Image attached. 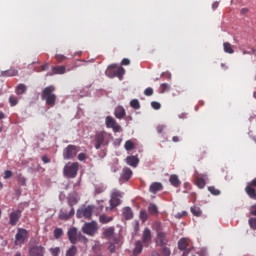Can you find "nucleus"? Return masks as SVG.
<instances>
[{
    "label": "nucleus",
    "instance_id": "obj_1",
    "mask_svg": "<svg viewBox=\"0 0 256 256\" xmlns=\"http://www.w3.org/2000/svg\"><path fill=\"white\" fill-rule=\"evenodd\" d=\"M111 141V134L106 131H98L94 135V147L99 150L106 145H109Z\"/></svg>",
    "mask_w": 256,
    "mask_h": 256
},
{
    "label": "nucleus",
    "instance_id": "obj_2",
    "mask_svg": "<svg viewBox=\"0 0 256 256\" xmlns=\"http://www.w3.org/2000/svg\"><path fill=\"white\" fill-rule=\"evenodd\" d=\"M55 91V86L50 85L48 87H45L42 91V101H46V105L48 107H55V103L57 101V95L53 93Z\"/></svg>",
    "mask_w": 256,
    "mask_h": 256
},
{
    "label": "nucleus",
    "instance_id": "obj_3",
    "mask_svg": "<svg viewBox=\"0 0 256 256\" xmlns=\"http://www.w3.org/2000/svg\"><path fill=\"white\" fill-rule=\"evenodd\" d=\"M156 238L155 243L157 247H165L169 243V238H167V233L163 231V225L160 222L155 224Z\"/></svg>",
    "mask_w": 256,
    "mask_h": 256
},
{
    "label": "nucleus",
    "instance_id": "obj_4",
    "mask_svg": "<svg viewBox=\"0 0 256 256\" xmlns=\"http://www.w3.org/2000/svg\"><path fill=\"white\" fill-rule=\"evenodd\" d=\"M77 203H79V200L77 199V197L69 196L68 197V205H69V207H71V209H70L69 213H65V212L61 211L59 214V219H62L64 221L71 219V217H73V215H75V208H73V206L77 205Z\"/></svg>",
    "mask_w": 256,
    "mask_h": 256
},
{
    "label": "nucleus",
    "instance_id": "obj_5",
    "mask_svg": "<svg viewBox=\"0 0 256 256\" xmlns=\"http://www.w3.org/2000/svg\"><path fill=\"white\" fill-rule=\"evenodd\" d=\"M78 171H79V163L73 162L71 164H67L64 167L63 173H64V176L67 177L68 179H75V177H77Z\"/></svg>",
    "mask_w": 256,
    "mask_h": 256
},
{
    "label": "nucleus",
    "instance_id": "obj_6",
    "mask_svg": "<svg viewBox=\"0 0 256 256\" xmlns=\"http://www.w3.org/2000/svg\"><path fill=\"white\" fill-rule=\"evenodd\" d=\"M27 239H29V231H27L25 228H18L15 235L14 245L21 247V245L25 244Z\"/></svg>",
    "mask_w": 256,
    "mask_h": 256
},
{
    "label": "nucleus",
    "instance_id": "obj_7",
    "mask_svg": "<svg viewBox=\"0 0 256 256\" xmlns=\"http://www.w3.org/2000/svg\"><path fill=\"white\" fill-rule=\"evenodd\" d=\"M82 231L85 233V235L94 237L97 231H99V225L95 221L86 222L82 227Z\"/></svg>",
    "mask_w": 256,
    "mask_h": 256
},
{
    "label": "nucleus",
    "instance_id": "obj_8",
    "mask_svg": "<svg viewBox=\"0 0 256 256\" xmlns=\"http://www.w3.org/2000/svg\"><path fill=\"white\" fill-rule=\"evenodd\" d=\"M79 153V147L70 144L63 150V159L69 161V159H75Z\"/></svg>",
    "mask_w": 256,
    "mask_h": 256
},
{
    "label": "nucleus",
    "instance_id": "obj_9",
    "mask_svg": "<svg viewBox=\"0 0 256 256\" xmlns=\"http://www.w3.org/2000/svg\"><path fill=\"white\" fill-rule=\"evenodd\" d=\"M95 209V206L88 205L86 207L80 208L77 210L76 217L78 219H91L93 217V210Z\"/></svg>",
    "mask_w": 256,
    "mask_h": 256
},
{
    "label": "nucleus",
    "instance_id": "obj_10",
    "mask_svg": "<svg viewBox=\"0 0 256 256\" xmlns=\"http://www.w3.org/2000/svg\"><path fill=\"white\" fill-rule=\"evenodd\" d=\"M102 235L108 241H112L114 244L119 243V238L115 237V227L105 228Z\"/></svg>",
    "mask_w": 256,
    "mask_h": 256
},
{
    "label": "nucleus",
    "instance_id": "obj_11",
    "mask_svg": "<svg viewBox=\"0 0 256 256\" xmlns=\"http://www.w3.org/2000/svg\"><path fill=\"white\" fill-rule=\"evenodd\" d=\"M105 123L106 127L108 129H113L114 133H119V131H121V126L117 123L115 119H113V117L107 116Z\"/></svg>",
    "mask_w": 256,
    "mask_h": 256
},
{
    "label": "nucleus",
    "instance_id": "obj_12",
    "mask_svg": "<svg viewBox=\"0 0 256 256\" xmlns=\"http://www.w3.org/2000/svg\"><path fill=\"white\" fill-rule=\"evenodd\" d=\"M142 243L144 247H149L153 243V235L151 234V229L145 228L142 233Z\"/></svg>",
    "mask_w": 256,
    "mask_h": 256
},
{
    "label": "nucleus",
    "instance_id": "obj_13",
    "mask_svg": "<svg viewBox=\"0 0 256 256\" xmlns=\"http://www.w3.org/2000/svg\"><path fill=\"white\" fill-rule=\"evenodd\" d=\"M118 205H121V192L114 190L111 194L110 206L115 209Z\"/></svg>",
    "mask_w": 256,
    "mask_h": 256
},
{
    "label": "nucleus",
    "instance_id": "obj_14",
    "mask_svg": "<svg viewBox=\"0 0 256 256\" xmlns=\"http://www.w3.org/2000/svg\"><path fill=\"white\" fill-rule=\"evenodd\" d=\"M189 239L187 238H181L179 241H178V249L180 251H184L183 255L182 256H187L189 255Z\"/></svg>",
    "mask_w": 256,
    "mask_h": 256
},
{
    "label": "nucleus",
    "instance_id": "obj_15",
    "mask_svg": "<svg viewBox=\"0 0 256 256\" xmlns=\"http://www.w3.org/2000/svg\"><path fill=\"white\" fill-rule=\"evenodd\" d=\"M30 256H45V247L43 246H32L29 249Z\"/></svg>",
    "mask_w": 256,
    "mask_h": 256
},
{
    "label": "nucleus",
    "instance_id": "obj_16",
    "mask_svg": "<svg viewBox=\"0 0 256 256\" xmlns=\"http://www.w3.org/2000/svg\"><path fill=\"white\" fill-rule=\"evenodd\" d=\"M19 219H21V211L15 210L9 214V223L12 225V227H15L17 223L19 222Z\"/></svg>",
    "mask_w": 256,
    "mask_h": 256
},
{
    "label": "nucleus",
    "instance_id": "obj_17",
    "mask_svg": "<svg viewBox=\"0 0 256 256\" xmlns=\"http://www.w3.org/2000/svg\"><path fill=\"white\" fill-rule=\"evenodd\" d=\"M68 238L72 245H75L77 241H79V232H77V228H70L68 230Z\"/></svg>",
    "mask_w": 256,
    "mask_h": 256
},
{
    "label": "nucleus",
    "instance_id": "obj_18",
    "mask_svg": "<svg viewBox=\"0 0 256 256\" xmlns=\"http://www.w3.org/2000/svg\"><path fill=\"white\" fill-rule=\"evenodd\" d=\"M19 75V70L10 68L6 71L0 72V77H17Z\"/></svg>",
    "mask_w": 256,
    "mask_h": 256
},
{
    "label": "nucleus",
    "instance_id": "obj_19",
    "mask_svg": "<svg viewBox=\"0 0 256 256\" xmlns=\"http://www.w3.org/2000/svg\"><path fill=\"white\" fill-rule=\"evenodd\" d=\"M207 175H198L196 176V185L199 189H205V185H207L206 182Z\"/></svg>",
    "mask_w": 256,
    "mask_h": 256
},
{
    "label": "nucleus",
    "instance_id": "obj_20",
    "mask_svg": "<svg viewBox=\"0 0 256 256\" xmlns=\"http://www.w3.org/2000/svg\"><path fill=\"white\" fill-rule=\"evenodd\" d=\"M143 252V242L141 240H138L135 242V248L133 249V255H141Z\"/></svg>",
    "mask_w": 256,
    "mask_h": 256
},
{
    "label": "nucleus",
    "instance_id": "obj_21",
    "mask_svg": "<svg viewBox=\"0 0 256 256\" xmlns=\"http://www.w3.org/2000/svg\"><path fill=\"white\" fill-rule=\"evenodd\" d=\"M132 176L133 171L130 170V168H124L122 170L121 179H123V181H129V179H131Z\"/></svg>",
    "mask_w": 256,
    "mask_h": 256
},
{
    "label": "nucleus",
    "instance_id": "obj_22",
    "mask_svg": "<svg viewBox=\"0 0 256 256\" xmlns=\"http://www.w3.org/2000/svg\"><path fill=\"white\" fill-rule=\"evenodd\" d=\"M170 181V185H172L173 187H181V180H179V176H177L176 174H172L169 178Z\"/></svg>",
    "mask_w": 256,
    "mask_h": 256
},
{
    "label": "nucleus",
    "instance_id": "obj_23",
    "mask_svg": "<svg viewBox=\"0 0 256 256\" xmlns=\"http://www.w3.org/2000/svg\"><path fill=\"white\" fill-rule=\"evenodd\" d=\"M116 73H117V66L116 65L108 66V68L106 70L107 77H109L110 79H113V77H116Z\"/></svg>",
    "mask_w": 256,
    "mask_h": 256
},
{
    "label": "nucleus",
    "instance_id": "obj_24",
    "mask_svg": "<svg viewBox=\"0 0 256 256\" xmlns=\"http://www.w3.org/2000/svg\"><path fill=\"white\" fill-rule=\"evenodd\" d=\"M127 165H130V167H137L139 165V158L136 156H128L126 158Z\"/></svg>",
    "mask_w": 256,
    "mask_h": 256
},
{
    "label": "nucleus",
    "instance_id": "obj_25",
    "mask_svg": "<svg viewBox=\"0 0 256 256\" xmlns=\"http://www.w3.org/2000/svg\"><path fill=\"white\" fill-rule=\"evenodd\" d=\"M16 95H25L27 93V85L21 83L18 84L15 88Z\"/></svg>",
    "mask_w": 256,
    "mask_h": 256
},
{
    "label": "nucleus",
    "instance_id": "obj_26",
    "mask_svg": "<svg viewBox=\"0 0 256 256\" xmlns=\"http://www.w3.org/2000/svg\"><path fill=\"white\" fill-rule=\"evenodd\" d=\"M114 115L116 119H123L125 117V108L123 106L116 107Z\"/></svg>",
    "mask_w": 256,
    "mask_h": 256
},
{
    "label": "nucleus",
    "instance_id": "obj_27",
    "mask_svg": "<svg viewBox=\"0 0 256 256\" xmlns=\"http://www.w3.org/2000/svg\"><path fill=\"white\" fill-rule=\"evenodd\" d=\"M163 189V184L159 182H154L150 185L149 191L150 193H157V191H161Z\"/></svg>",
    "mask_w": 256,
    "mask_h": 256
},
{
    "label": "nucleus",
    "instance_id": "obj_28",
    "mask_svg": "<svg viewBox=\"0 0 256 256\" xmlns=\"http://www.w3.org/2000/svg\"><path fill=\"white\" fill-rule=\"evenodd\" d=\"M54 75H65L67 68L65 66H55L52 68Z\"/></svg>",
    "mask_w": 256,
    "mask_h": 256
},
{
    "label": "nucleus",
    "instance_id": "obj_29",
    "mask_svg": "<svg viewBox=\"0 0 256 256\" xmlns=\"http://www.w3.org/2000/svg\"><path fill=\"white\" fill-rule=\"evenodd\" d=\"M148 213L149 215L157 216L159 215V208L155 204L151 203L148 206Z\"/></svg>",
    "mask_w": 256,
    "mask_h": 256
},
{
    "label": "nucleus",
    "instance_id": "obj_30",
    "mask_svg": "<svg viewBox=\"0 0 256 256\" xmlns=\"http://www.w3.org/2000/svg\"><path fill=\"white\" fill-rule=\"evenodd\" d=\"M122 215L125 219L129 220L133 217V210L130 207H125L122 211Z\"/></svg>",
    "mask_w": 256,
    "mask_h": 256
},
{
    "label": "nucleus",
    "instance_id": "obj_31",
    "mask_svg": "<svg viewBox=\"0 0 256 256\" xmlns=\"http://www.w3.org/2000/svg\"><path fill=\"white\" fill-rule=\"evenodd\" d=\"M190 211L194 217H201L203 215V211H201V208L198 206H192Z\"/></svg>",
    "mask_w": 256,
    "mask_h": 256
},
{
    "label": "nucleus",
    "instance_id": "obj_32",
    "mask_svg": "<svg viewBox=\"0 0 256 256\" xmlns=\"http://www.w3.org/2000/svg\"><path fill=\"white\" fill-rule=\"evenodd\" d=\"M223 47L225 53H228L229 55H233V53H235V50H233V46L231 45V43L224 42Z\"/></svg>",
    "mask_w": 256,
    "mask_h": 256
},
{
    "label": "nucleus",
    "instance_id": "obj_33",
    "mask_svg": "<svg viewBox=\"0 0 256 256\" xmlns=\"http://www.w3.org/2000/svg\"><path fill=\"white\" fill-rule=\"evenodd\" d=\"M99 221L100 223H102L103 225L107 224V223H111V221H113V217L112 216H107L105 214L100 215L99 217Z\"/></svg>",
    "mask_w": 256,
    "mask_h": 256
},
{
    "label": "nucleus",
    "instance_id": "obj_34",
    "mask_svg": "<svg viewBox=\"0 0 256 256\" xmlns=\"http://www.w3.org/2000/svg\"><path fill=\"white\" fill-rule=\"evenodd\" d=\"M9 103H10V106H11V107H15V106H17L18 103H19V98H18L17 96H15V95H11V96L9 97Z\"/></svg>",
    "mask_w": 256,
    "mask_h": 256
},
{
    "label": "nucleus",
    "instance_id": "obj_35",
    "mask_svg": "<svg viewBox=\"0 0 256 256\" xmlns=\"http://www.w3.org/2000/svg\"><path fill=\"white\" fill-rule=\"evenodd\" d=\"M167 91H171V85L168 83H162L160 85V93H167Z\"/></svg>",
    "mask_w": 256,
    "mask_h": 256
},
{
    "label": "nucleus",
    "instance_id": "obj_36",
    "mask_svg": "<svg viewBox=\"0 0 256 256\" xmlns=\"http://www.w3.org/2000/svg\"><path fill=\"white\" fill-rule=\"evenodd\" d=\"M124 147H125L126 151H133V149H135V144L133 143V141L127 140L125 142V146Z\"/></svg>",
    "mask_w": 256,
    "mask_h": 256
},
{
    "label": "nucleus",
    "instance_id": "obj_37",
    "mask_svg": "<svg viewBox=\"0 0 256 256\" xmlns=\"http://www.w3.org/2000/svg\"><path fill=\"white\" fill-rule=\"evenodd\" d=\"M130 107H132V109H141V104L139 103V100L137 99H133L130 101Z\"/></svg>",
    "mask_w": 256,
    "mask_h": 256
},
{
    "label": "nucleus",
    "instance_id": "obj_38",
    "mask_svg": "<svg viewBox=\"0 0 256 256\" xmlns=\"http://www.w3.org/2000/svg\"><path fill=\"white\" fill-rule=\"evenodd\" d=\"M76 255H77V247L75 246H71L66 252V256H76Z\"/></svg>",
    "mask_w": 256,
    "mask_h": 256
},
{
    "label": "nucleus",
    "instance_id": "obj_39",
    "mask_svg": "<svg viewBox=\"0 0 256 256\" xmlns=\"http://www.w3.org/2000/svg\"><path fill=\"white\" fill-rule=\"evenodd\" d=\"M125 75V68L123 67H116V77H119L120 79L123 78V76Z\"/></svg>",
    "mask_w": 256,
    "mask_h": 256
},
{
    "label": "nucleus",
    "instance_id": "obj_40",
    "mask_svg": "<svg viewBox=\"0 0 256 256\" xmlns=\"http://www.w3.org/2000/svg\"><path fill=\"white\" fill-rule=\"evenodd\" d=\"M208 191L211 193V195H221V190L215 188V186H209Z\"/></svg>",
    "mask_w": 256,
    "mask_h": 256
},
{
    "label": "nucleus",
    "instance_id": "obj_41",
    "mask_svg": "<svg viewBox=\"0 0 256 256\" xmlns=\"http://www.w3.org/2000/svg\"><path fill=\"white\" fill-rule=\"evenodd\" d=\"M140 219L141 221H143V223H145V221L149 219V214L147 213V211L145 210L140 211Z\"/></svg>",
    "mask_w": 256,
    "mask_h": 256
},
{
    "label": "nucleus",
    "instance_id": "obj_42",
    "mask_svg": "<svg viewBox=\"0 0 256 256\" xmlns=\"http://www.w3.org/2000/svg\"><path fill=\"white\" fill-rule=\"evenodd\" d=\"M63 235V229L61 228H56L54 230V237L55 239H60V237Z\"/></svg>",
    "mask_w": 256,
    "mask_h": 256
},
{
    "label": "nucleus",
    "instance_id": "obj_43",
    "mask_svg": "<svg viewBox=\"0 0 256 256\" xmlns=\"http://www.w3.org/2000/svg\"><path fill=\"white\" fill-rule=\"evenodd\" d=\"M55 59L58 63H63V61H66L67 57L63 54H56Z\"/></svg>",
    "mask_w": 256,
    "mask_h": 256
},
{
    "label": "nucleus",
    "instance_id": "obj_44",
    "mask_svg": "<svg viewBox=\"0 0 256 256\" xmlns=\"http://www.w3.org/2000/svg\"><path fill=\"white\" fill-rule=\"evenodd\" d=\"M49 251L52 256H59V253H61V249L59 247L50 248Z\"/></svg>",
    "mask_w": 256,
    "mask_h": 256
},
{
    "label": "nucleus",
    "instance_id": "obj_45",
    "mask_svg": "<svg viewBox=\"0 0 256 256\" xmlns=\"http://www.w3.org/2000/svg\"><path fill=\"white\" fill-rule=\"evenodd\" d=\"M162 256H171V249L169 247L164 246L162 248Z\"/></svg>",
    "mask_w": 256,
    "mask_h": 256
},
{
    "label": "nucleus",
    "instance_id": "obj_46",
    "mask_svg": "<svg viewBox=\"0 0 256 256\" xmlns=\"http://www.w3.org/2000/svg\"><path fill=\"white\" fill-rule=\"evenodd\" d=\"M248 223H249L251 229L256 230V218H250Z\"/></svg>",
    "mask_w": 256,
    "mask_h": 256
},
{
    "label": "nucleus",
    "instance_id": "obj_47",
    "mask_svg": "<svg viewBox=\"0 0 256 256\" xmlns=\"http://www.w3.org/2000/svg\"><path fill=\"white\" fill-rule=\"evenodd\" d=\"M18 183L20 185H25V183H27V179L24 178V176H22L21 174L18 175Z\"/></svg>",
    "mask_w": 256,
    "mask_h": 256
},
{
    "label": "nucleus",
    "instance_id": "obj_48",
    "mask_svg": "<svg viewBox=\"0 0 256 256\" xmlns=\"http://www.w3.org/2000/svg\"><path fill=\"white\" fill-rule=\"evenodd\" d=\"M144 95H146V97H151V95H153V88L148 87L144 90Z\"/></svg>",
    "mask_w": 256,
    "mask_h": 256
},
{
    "label": "nucleus",
    "instance_id": "obj_49",
    "mask_svg": "<svg viewBox=\"0 0 256 256\" xmlns=\"http://www.w3.org/2000/svg\"><path fill=\"white\" fill-rule=\"evenodd\" d=\"M13 177V172L11 170L4 171V179H11Z\"/></svg>",
    "mask_w": 256,
    "mask_h": 256
},
{
    "label": "nucleus",
    "instance_id": "obj_50",
    "mask_svg": "<svg viewBox=\"0 0 256 256\" xmlns=\"http://www.w3.org/2000/svg\"><path fill=\"white\" fill-rule=\"evenodd\" d=\"M151 107L157 111L161 109V104L159 102L153 101L151 102Z\"/></svg>",
    "mask_w": 256,
    "mask_h": 256
},
{
    "label": "nucleus",
    "instance_id": "obj_51",
    "mask_svg": "<svg viewBox=\"0 0 256 256\" xmlns=\"http://www.w3.org/2000/svg\"><path fill=\"white\" fill-rule=\"evenodd\" d=\"M250 215H253L254 217H256V204L250 206Z\"/></svg>",
    "mask_w": 256,
    "mask_h": 256
},
{
    "label": "nucleus",
    "instance_id": "obj_52",
    "mask_svg": "<svg viewBox=\"0 0 256 256\" xmlns=\"http://www.w3.org/2000/svg\"><path fill=\"white\" fill-rule=\"evenodd\" d=\"M110 245L108 246V251H110V253H115V244H113V241H110Z\"/></svg>",
    "mask_w": 256,
    "mask_h": 256
},
{
    "label": "nucleus",
    "instance_id": "obj_53",
    "mask_svg": "<svg viewBox=\"0 0 256 256\" xmlns=\"http://www.w3.org/2000/svg\"><path fill=\"white\" fill-rule=\"evenodd\" d=\"M78 241H83L84 243H87V237L82 235L81 233L78 234Z\"/></svg>",
    "mask_w": 256,
    "mask_h": 256
},
{
    "label": "nucleus",
    "instance_id": "obj_54",
    "mask_svg": "<svg viewBox=\"0 0 256 256\" xmlns=\"http://www.w3.org/2000/svg\"><path fill=\"white\" fill-rule=\"evenodd\" d=\"M87 159V155L85 153H80L78 155V161H85Z\"/></svg>",
    "mask_w": 256,
    "mask_h": 256
},
{
    "label": "nucleus",
    "instance_id": "obj_55",
    "mask_svg": "<svg viewBox=\"0 0 256 256\" xmlns=\"http://www.w3.org/2000/svg\"><path fill=\"white\" fill-rule=\"evenodd\" d=\"M43 163H51V159L47 155L42 156Z\"/></svg>",
    "mask_w": 256,
    "mask_h": 256
},
{
    "label": "nucleus",
    "instance_id": "obj_56",
    "mask_svg": "<svg viewBox=\"0 0 256 256\" xmlns=\"http://www.w3.org/2000/svg\"><path fill=\"white\" fill-rule=\"evenodd\" d=\"M240 13L241 15H247V13H249V8H242Z\"/></svg>",
    "mask_w": 256,
    "mask_h": 256
},
{
    "label": "nucleus",
    "instance_id": "obj_57",
    "mask_svg": "<svg viewBox=\"0 0 256 256\" xmlns=\"http://www.w3.org/2000/svg\"><path fill=\"white\" fill-rule=\"evenodd\" d=\"M131 62L129 61V59L124 58L122 59L121 65H129Z\"/></svg>",
    "mask_w": 256,
    "mask_h": 256
},
{
    "label": "nucleus",
    "instance_id": "obj_58",
    "mask_svg": "<svg viewBox=\"0 0 256 256\" xmlns=\"http://www.w3.org/2000/svg\"><path fill=\"white\" fill-rule=\"evenodd\" d=\"M165 130V126H163V125H159L158 127H157V132L158 133H161L162 131H164Z\"/></svg>",
    "mask_w": 256,
    "mask_h": 256
},
{
    "label": "nucleus",
    "instance_id": "obj_59",
    "mask_svg": "<svg viewBox=\"0 0 256 256\" xmlns=\"http://www.w3.org/2000/svg\"><path fill=\"white\" fill-rule=\"evenodd\" d=\"M47 67H49V65H48V64H44V65H42V66L40 67V69L37 70V71H46Z\"/></svg>",
    "mask_w": 256,
    "mask_h": 256
},
{
    "label": "nucleus",
    "instance_id": "obj_60",
    "mask_svg": "<svg viewBox=\"0 0 256 256\" xmlns=\"http://www.w3.org/2000/svg\"><path fill=\"white\" fill-rule=\"evenodd\" d=\"M172 141H173L174 143H179V136H174V137L172 138Z\"/></svg>",
    "mask_w": 256,
    "mask_h": 256
},
{
    "label": "nucleus",
    "instance_id": "obj_61",
    "mask_svg": "<svg viewBox=\"0 0 256 256\" xmlns=\"http://www.w3.org/2000/svg\"><path fill=\"white\" fill-rule=\"evenodd\" d=\"M151 256H161V254H159V252H157V251H153L151 253Z\"/></svg>",
    "mask_w": 256,
    "mask_h": 256
},
{
    "label": "nucleus",
    "instance_id": "obj_62",
    "mask_svg": "<svg viewBox=\"0 0 256 256\" xmlns=\"http://www.w3.org/2000/svg\"><path fill=\"white\" fill-rule=\"evenodd\" d=\"M185 215H187V212H183L182 215L178 214V218L181 219V217H185Z\"/></svg>",
    "mask_w": 256,
    "mask_h": 256
},
{
    "label": "nucleus",
    "instance_id": "obj_63",
    "mask_svg": "<svg viewBox=\"0 0 256 256\" xmlns=\"http://www.w3.org/2000/svg\"><path fill=\"white\" fill-rule=\"evenodd\" d=\"M0 119H5V114L0 111Z\"/></svg>",
    "mask_w": 256,
    "mask_h": 256
},
{
    "label": "nucleus",
    "instance_id": "obj_64",
    "mask_svg": "<svg viewBox=\"0 0 256 256\" xmlns=\"http://www.w3.org/2000/svg\"><path fill=\"white\" fill-rule=\"evenodd\" d=\"M218 3H214L213 5H212V7H213V9H216V7H218Z\"/></svg>",
    "mask_w": 256,
    "mask_h": 256
}]
</instances>
